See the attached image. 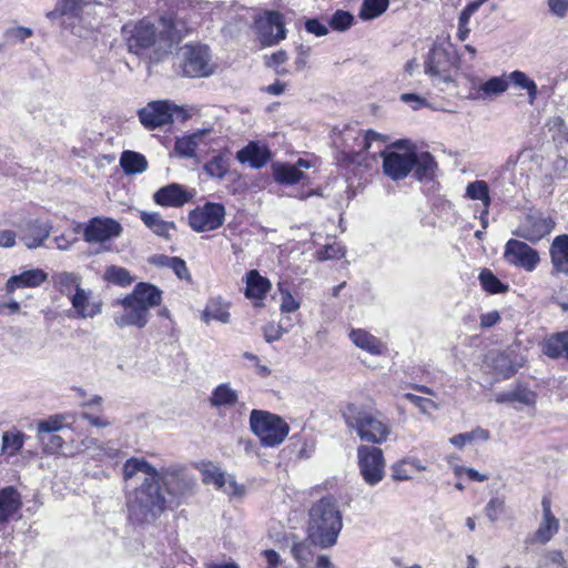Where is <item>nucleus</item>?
<instances>
[{
  "label": "nucleus",
  "mask_w": 568,
  "mask_h": 568,
  "mask_svg": "<svg viewBox=\"0 0 568 568\" xmlns=\"http://www.w3.org/2000/svg\"><path fill=\"white\" fill-rule=\"evenodd\" d=\"M342 527V514L332 498H322L310 509L307 534L317 547H333Z\"/></svg>",
  "instance_id": "3"
},
{
  "label": "nucleus",
  "mask_w": 568,
  "mask_h": 568,
  "mask_svg": "<svg viewBox=\"0 0 568 568\" xmlns=\"http://www.w3.org/2000/svg\"><path fill=\"white\" fill-rule=\"evenodd\" d=\"M271 288V282L260 275L256 270H252L246 274L245 295L248 298L263 300Z\"/></svg>",
  "instance_id": "30"
},
{
  "label": "nucleus",
  "mask_w": 568,
  "mask_h": 568,
  "mask_svg": "<svg viewBox=\"0 0 568 568\" xmlns=\"http://www.w3.org/2000/svg\"><path fill=\"white\" fill-rule=\"evenodd\" d=\"M505 510V501L500 498H491L486 505L485 513L491 523L499 519L500 515Z\"/></svg>",
  "instance_id": "57"
},
{
  "label": "nucleus",
  "mask_w": 568,
  "mask_h": 568,
  "mask_svg": "<svg viewBox=\"0 0 568 568\" xmlns=\"http://www.w3.org/2000/svg\"><path fill=\"white\" fill-rule=\"evenodd\" d=\"M92 291L82 286L69 298L80 318H93L102 313V303L92 302Z\"/></svg>",
  "instance_id": "20"
},
{
  "label": "nucleus",
  "mask_w": 568,
  "mask_h": 568,
  "mask_svg": "<svg viewBox=\"0 0 568 568\" xmlns=\"http://www.w3.org/2000/svg\"><path fill=\"white\" fill-rule=\"evenodd\" d=\"M48 280V273L41 268L27 270L18 275H12L6 283V291L12 294L18 288L38 287Z\"/></svg>",
  "instance_id": "23"
},
{
  "label": "nucleus",
  "mask_w": 568,
  "mask_h": 568,
  "mask_svg": "<svg viewBox=\"0 0 568 568\" xmlns=\"http://www.w3.org/2000/svg\"><path fill=\"white\" fill-rule=\"evenodd\" d=\"M43 447V450L49 454L57 453L63 445V439L61 436L51 433L43 439H38Z\"/></svg>",
  "instance_id": "59"
},
{
  "label": "nucleus",
  "mask_w": 568,
  "mask_h": 568,
  "mask_svg": "<svg viewBox=\"0 0 568 568\" xmlns=\"http://www.w3.org/2000/svg\"><path fill=\"white\" fill-rule=\"evenodd\" d=\"M130 295L149 313L151 307L158 306L162 302V292L150 283H139Z\"/></svg>",
  "instance_id": "28"
},
{
  "label": "nucleus",
  "mask_w": 568,
  "mask_h": 568,
  "mask_svg": "<svg viewBox=\"0 0 568 568\" xmlns=\"http://www.w3.org/2000/svg\"><path fill=\"white\" fill-rule=\"evenodd\" d=\"M203 483L213 484L229 495H240L241 488L232 476L226 475L217 466L209 464L203 469Z\"/></svg>",
  "instance_id": "22"
},
{
  "label": "nucleus",
  "mask_w": 568,
  "mask_h": 568,
  "mask_svg": "<svg viewBox=\"0 0 568 568\" xmlns=\"http://www.w3.org/2000/svg\"><path fill=\"white\" fill-rule=\"evenodd\" d=\"M274 180L280 184H295L304 179L305 174L298 166L290 163L272 164Z\"/></svg>",
  "instance_id": "34"
},
{
  "label": "nucleus",
  "mask_w": 568,
  "mask_h": 568,
  "mask_svg": "<svg viewBox=\"0 0 568 568\" xmlns=\"http://www.w3.org/2000/svg\"><path fill=\"white\" fill-rule=\"evenodd\" d=\"M349 338L359 348L369 352L371 354H381L382 344L381 342L364 329H352Z\"/></svg>",
  "instance_id": "41"
},
{
  "label": "nucleus",
  "mask_w": 568,
  "mask_h": 568,
  "mask_svg": "<svg viewBox=\"0 0 568 568\" xmlns=\"http://www.w3.org/2000/svg\"><path fill=\"white\" fill-rule=\"evenodd\" d=\"M555 227L554 220L544 213L530 210L520 221L514 234L528 242L536 243L550 234Z\"/></svg>",
  "instance_id": "12"
},
{
  "label": "nucleus",
  "mask_w": 568,
  "mask_h": 568,
  "mask_svg": "<svg viewBox=\"0 0 568 568\" xmlns=\"http://www.w3.org/2000/svg\"><path fill=\"white\" fill-rule=\"evenodd\" d=\"M210 132L211 130H197L189 136L178 139L174 145V151L182 158H195L197 146Z\"/></svg>",
  "instance_id": "32"
},
{
  "label": "nucleus",
  "mask_w": 568,
  "mask_h": 568,
  "mask_svg": "<svg viewBox=\"0 0 568 568\" xmlns=\"http://www.w3.org/2000/svg\"><path fill=\"white\" fill-rule=\"evenodd\" d=\"M321 260H333L339 258L345 255V250L341 244L334 243L331 245H326L320 253Z\"/></svg>",
  "instance_id": "61"
},
{
  "label": "nucleus",
  "mask_w": 568,
  "mask_h": 568,
  "mask_svg": "<svg viewBox=\"0 0 568 568\" xmlns=\"http://www.w3.org/2000/svg\"><path fill=\"white\" fill-rule=\"evenodd\" d=\"M495 371L503 378H509L517 372V366L510 362L508 356L500 353L495 358Z\"/></svg>",
  "instance_id": "56"
},
{
  "label": "nucleus",
  "mask_w": 568,
  "mask_h": 568,
  "mask_svg": "<svg viewBox=\"0 0 568 568\" xmlns=\"http://www.w3.org/2000/svg\"><path fill=\"white\" fill-rule=\"evenodd\" d=\"M156 480L172 500H181L191 496L194 491L196 481L189 474L185 466L181 464H171L156 468Z\"/></svg>",
  "instance_id": "7"
},
{
  "label": "nucleus",
  "mask_w": 568,
  "mask_h": 568,
  "mask_svg": "<svg viewBox=\"0 0 568 568\" xmlns=\"http://www.w3.org/2000/svg\"><path fill=\"white\" fill-rule=\"evenodd\" d=\"M542 518L534 534V540L545 545L552 539L559 530V520L551 511V503L548 498L544 497L541 500Z\"/></svg>",
  "instance_id": "21"
},
{
  "label": "nucleus",
  "mask_w": 568,
  "mask_h": 568,
  "mask_svg": "<svg viewBox=\"0 0 568 568\" xmlns=\"http://www.w3.org/2000/svg\"><path fill=\"white\" fill-rule=\"evenodd\" d=\"M63 427V417L55 415L37 423V438L43 439Z\"/></svg>",
  "instance_id": "51"
},
{
  "label": "nucleus",
  "mask_w": 568,
  "mask_h": 568,
  "mask_svg": "<svg viewBox=\"0 0 568 568\" xmlns=\"http://www.w3.org/2000/svg\"><path fill=\"white\" fill-rule=\"evenodd\" d=\"M505 261L514 266L523 267L526 272H532L539 261L538 252L526 242L510 239L505 245Z\"/></svg>",
  "instance_id": "14"
},
{
  "label": "nucleus",
  "mask_w": 568,
  "mask_h": 568,
  "mask_svg": "<svg viewBox=\"0 0 568 568\" xmlns=\"http://www.w3.org/2000/svg\"><path fill=\"white\" fill-rule=\"evenodd\" d=\"M508 88V79L507 75L504 74L488 79L478 87V91L481 92L484 97H493L506 92Z\"/></svg>",
  "instance_id": "46"
},
{
  "label": "nucleus",
  "mask_w": 568,
  "mask_h": 568,
  "mask_svg": "<svg viewBox=\"0 0 568 568\" xmlns=\"http://www.w3.org/2000/svg\"><path fill=\"white\" fill-rule=\"evenodd\" d=\"M236 159L241 163H247L253 169H261L270 161L271 151L266 145L250 142L237 151Z\"/></svg>",
  "instance_id": "24"
},
{
  "label": "nucleus",
  "mask_w": 568,
  "mask_h": 568,
  "mask_svg": "<svg viewBox=\"0 0 568 568\" xmlns=\"http://www.w3.org/2000/svg\"><path fill=\"white\" fill-rule=\"evenodd\" d=\"M139 119L145 129L154 130L173 122L174 116L184 121L189 118L185 110L169 100L149 102L140 109Z\"/></svg>",
  "instance_id": "8"
},
{
  "label": "nucleus",
  "mask_w": 568,
  "mask_h": 568,
  "mask_svg": "<svg viewBox=\"0 0 568 568\" xmlns=\"http://www.w3.org/2000/svg\"><path fill=\"white\" fill-rule=\"evenodd\" d=\"M479 281L483 288L490 294L504 293L508 291V286L504 285L489 270H483L480 272Z\"/></svg>",
  "instance_id": "52"
},
{
  "label": "nucleus",
  "mask_w": 568,
  "mask_h": 568,
  "mask_svg": "<svg viewBox=\"0 0 568 568\" xmlns=\"http://www.w3.org/2000/svg\"><path fill=\"white\" fill-rule=\"evenodd\" d=\"M122 33L131 53L153 63L171 52L173 44L187 33V28L182 20L163 17L156 23L146 19L126 23Z\"/></svg>",
  "instance_id": "1"
},
{
  "label": "nucleus",
  "mask_w": 568,
  "mask_h": 568,
  "mask_svg": "<svg viewBox=\"0 0 568 568\" xmlns=\"http://www.w3.org/2000/svg\"><path fill=\"white\" fill-rule=\"evenodd\" d=\"M120 165L128 175L143 173L148 169V161L141 153L124 151L120 158Z\"/></svg>",
  "instance_id": "40"
},
{
  "label": "nucleus",
  "mask_w": 568,
  "mask_h": 568,
  "mask_svg": "<svg viewBox=\"0 0 568 568\" xmlns=\"http://www.w3.org/2000/svg\"><path fill=\"white\" fill-rule=\"evenodd\" d=\"M357 464L359 474L368 486H377L384 479L386 462L381 448L368 445L358 446Z\"/></svg>",
  "instance_id": "10"
},
{
  "label": "nucleus",
  "mask_w": 568,
  "mask_h": 568,
  "mask_svg": "<svg viewBox=\"0 0 568 568\" xmlns=\"http://www.w3.org/2000/svg\"><path fill=\"white\" fill-rule=\"evenodd\" d=\"M250 428L260 438L261 444L266 447L282 444L290 432V426L283 418L258 409L251 412Z\"/></svg>",
  "instance_id": "5"
},
{
  "label": "nucleus",
  "mask_w": 568,
  "mask_h": 568,
  "mask_svg": "<svg viewBox=\"0 0 568 568\" xmlns=\"http://www.w3.org/2000/svg\"><path fill=\"white\" fill-rule=\"evenodd\" d=\"M75 230H82V236L87 243L100 244L120 237L123 232L120 222L108 216H94L87 223H79Z\"/></svg>",
  "instance_id": "11"
},
{
  "label": "nucleus",
  "mask_w": 568,
  "mask_h": 568,
  "mask_svg": "<svg viewBox=\"0 0 568 568\" xmlns=\"http://www.w3.org/2000/svg\"><path fill=\"white\" fill-rule=\"evenodd\" d=\"M542 561H544L545 566H548L551 564V565H556L559 568H566V564H567V561L564 557V554L560 550H547L544 554Z\"/></svg>",
  "instance_id": "60"
},
{
  "label": "nucleus",
  "mask_w": 568,
  "mask_h": 568,
  "mask_svg": "<svg viewBox=\"0 0 568 568\" xmlns=\"http://www.w3.org/2000/svg\"><path fill=\"white\" fill-rule=\"evenodd\" d=\"M203 170L210 178L222 180L229 171V161L224 155L217 154L204 164Z\"/></svg>",
  "instance_id": "47"
},
{
  "label": "nucleus",
  "mask_w": 568,
  "mask_h": 568,
  "mask_svg": "<svg viewBox=\"0 0 568 568\" xmlns=\"http://www.w3.org/2000/svg\"><path fill=\"white\" fill-rule=\"evenodd\" d=\"M354 17L348 11L337 10L329 20V26L336 31H345L353 24Z\"/></svg>",
  "instance_id": "55"
},
{
  "label": "nucleus",
  "mask_w": 568,
  "mask_h": 568,
  "mask_svg": "<svg viewBox=\"0 0 568 568\" xmlns=\"http://www.w3.org/2000/svg\"><path fill=\"white\" fill-rule=\"evenodd\" d=\"M60 10L68 21H72L80 30V24L84 23V10L89 0H59Z\"/></svg>",
  "instance_id": "35"
},
{
  "label": "nucleus",
  "mask_w": 568,
  "mask_h": 568,
  "mask_svg": "<svg viewBox=\"0 0 568 568\" xmlns=\"http://www.w3.org/2000/svg\"><path fill=\"white\" fill-rule=\"evenodd\" d=\"M384 173L392 180H403L414 168L413 152L406 153H382Z\"/></svg>",
  "instance_id": "18"
},
{
  "label": "nucleus",
  "mask_w": 568,
  "mask_h": 568,
  "mask_svg": "<svg viewBox=\"0 0 568 568\" xmlns=\"http://www.w3.org/2000/svg\"><path fill=\"white\" fill-rule=\"evenodd\" d=\"M26 435L21 432H6L2 436V449L10 450V455L18 453L24 443Z\"/></svg>",
  "instance_id": "54"
},
{
  "label": "nucleus",
  "mask_w": 568,
  "mask_h": 568,
  "mask_svg": "<svg viewBox=\"0 0 568 568\" xmlns=\"http://www.w3.org/2000/svg\"><path fill=\"white\" fill-rule=\"evenodd\" d=\"M281 291V311L284 313H292L300 308V302H297L288 291L283 290L282 284L278 283Z\"/></svg>",
  "instance_id": "58"
},
{
  "label": "nucleus",
  "mask_w": 568,
  "mask_h": 568,
  "mask_svg": "<svg viewBox=\"0 0 568 568\" xmlns=\"http://www.w3.org/2000/svg\"><path fill=\"white\" fill-rule=\"evenodd\" d=\"M542 352L550 358H568V331L552 334L546 338Z\"/></svg>",
  "instance_id": "29"
},
{
  "label": "nucleus",
  "mask_w": 568,
  "mask_h": 568,
  "mask_svg": "<svg viewBox=\"0 0 568 568\" xmlns=\"http://www.w3.org/2000/svg\"><path fill=\"white\" fill-rule=\"evenodd\" d=\"M550 260L555 273L568 274V235L562 234L554 239L550 250Z\"/></svg>",
  "instance_id": "26"
},
{
  "label": "nucleus",
  "mask_w": 568,
  "mask_h": 568,
  "mask_svg": "<svg viewBox=\"0 0 568 568\" xmlns=\"http://www.w3.org/2000/svg\"><path fill=\"white\" fill-rule=\"evenodd\" d=\"M192 193L187 192L182 185L171 183L160 187L153 195L158 205L181 207L192 199Z\"/></svg>",
  "instance_id": "19"
},
{
  "label": "nucleus",
  "mask_w": 568,
  "mask_h": 568,
  "mask_svg": "<svg viewBox=\"0 0 568 568\" xmlns=\"http://www.w3.org/2000/svg\"><path fill=\"white\" fill-rule=\"evenodd\" d=\"M118 303L122 306V310L114 314L113 320L119 328L126 326L143 328L146 326L150 313L130 294Z\"/></svg>",
  "instance_id": "16"
},
{
  "label": "nucleus",
  "mask_w": 568,
  "mask_h": 568,
  "mask_svg": "<svg viewBox=\"0 0 568 568\" xmlns=\"http://www.w3.org/2000/svg\"><path fill=\"white\" fill-rule=\"evenodd\" d=\"M426 467L415 457H406L396 463L390 467L392 478L395 481L410 480L413 479L414 471L425 470Z\"/></svg>",
  "instance_id": "31"
},
{
  "label": "nucleus",
  "mask_w": 568,
  "mask_h": 568,
  "mask_svg": "<svg viewBox=\"0 0 568 568\" xmlns=\"http://www.w3.org/2000/svg\"><path fill=\"white\" fill-rule=\"evenodd\" d=\"M414 174L417 180H432L437 168L434 156L428 152H413Z\"/></svg>",
  "instance_id": "33"
},
{
  "label": "nucleus",
  "mask_w": 568,
  "mask_h": 568,
  "mask_svg": "<svg viewBox=\"0 0 568 568\" xmlns=\"http://www.w3.org/2000/svg\"><path fill=\"white\" fill-rule=\"evenodd\" d=\"M104 278L110 283L121 286H128L133 282L126 268L114 265L106 267Z\"/></svg>",
  "instance_id": "53"
},
{
  "label": "nucleus",
  "mask_w": 568,
  "mask_h": 568,
  "mask_svg": "<svg viewBox=\"0 0 568 568\" xmlns=\"http://www.w3.org/2000/svg\"><path fill=\"white\" fill-rule=\"evenodd\" d=\"M230 316L227 306L220 298H212L207 303L202 318L206 323L213 320L226 324L230 322Z\"/></svg>",
  "instance_id": "43"
},
{
  "label": "nucleus",
  "mask_w": 568,
  "mask_h": 568,
  "mask_svg": "<svg viewBox=\"0 0 568 568\" xmlns=\"http://www.w3.org/2000/svg\"><path fill=\"white\" fill-rule=\"evenodd\" d=\"M239 400V395L229 383L220 384L214 388L210 397L213 407H233Z\"/></svg>",
  "instance_id": "37"
},
{
  "label": "nucleus",
  "mask_w": 568,
  "mask_h": 568,
  "mask_svg": "<svg viewBox=\"0 0 568 568\" xmlns=\"http://www.w3.org/2000/svg\"><path fill=\"white\" fill-rule=\"evenodd\" d=\"M488 439L489 432L481 427H477L471 432L455 435L449 440L454 446L463 448L467 443H471L474 440L486 442Z\"/></svg>",
  "instance_id": "50"
},
{
  "label": "nucleus",
  "mask_w": 568,
  "mask_h": 568,
  "mask_svg": "<svg viewBox=\"0 0 568 568\" xmlns=\"http://www.w3.org/2000/svg\"><path fill=\"white\" fill-rule=\"evenodd\" d=\"M53 288L70 298L81 287L82 276L75 272H55L51 276Z\"/></svg>",
  "instance_id": "27"
},
{
  "label": "nucleus",
  "mask_w": 568,
  "mask_h": 568,
  "mask_svg": "<svg viewBox=\"0 0 568 568\" xmlns=\"http://www.w3.org/2000/svg\"><path fill=\"white\" fill-rule=\"evenodd\" d=\"M508 84L526 90L529 103L532 104L538 95V88L534 80H531L525 72L515 70L507 75Z\"/></svg>",
  "instance_id": "42"
},
{
  "label": "nucleus",
  "mask_w": 568,
  "mask_h": 568,
  "mask_svg": "<svg viewBox=\"0 0 568 568\" xmlns=\"http://www.w3.org/2000/svg\"><path fill=\"white\" fill-rule=\"evenodd\" d=\"M549 11L557 18H565L568 14V0H547Z\"/></svg>",
  "instance_id": "64"
},
{
  "label": "nucleus",
  "mask_w": 568,
  "mask_h": 568,
  "mask_svg": "<svg viewBox=\"0 0 568 568\" xmlns=\"http://www.w3.org/2000/svg\"><path fill=\"white\" fill-rule=\"evenodd\" d=\"M168 499L155 476L145 477L141 485L128 497V511L138 524L155 521L168 508Z\"/></svg>",
  "instance_id": "2"
},
{
  "label": "nucleus",
  "mask_w": 568,
  "mask_h": 568,
  "mask_svg": "<svg viewBox=\"0 0 568 568\" xmlns=\"http://www.w3.org/2000/svg\"><path fill=\"white\" fill-rule=\"evenodd\" d=\"M495 399L499 404L521 403L524 405L531 406L536 403V393L526 387L517 386L511 390L497 394Z\"/></svg>",
  "instance_id": "36"
},
{
  "label": "nucleus",
  "mask_w": 568,
  "mask_h": 568,
  "mask_svg": "<svg viewBox=\"0 0 568 568\" xmlns=\"http://www.w3.org/2000/svg\"><path fill=\"white\" fill-rule=\"evenodd\" d=\"M33 34L32 29L27 27H14L6 31V37L11 40L23 42Z\"/></svg>",
  "instance_id": "63"
},
{
  "label": "nucleus",
  "mask_w": 568,
  "mask_h": 568,
  "mask_svg": "<svg viewBox=\"0 0 568 568\" xmlns=\"http://www.w3.org/2000/svg\"><path fill=\"white\" fill-rule=\"evenodd\" d=\"M255 26L263 45L277 44L286 37L284 17L278 11H266L255 20Z\"/></svg>",
  "instance_id": "15"
},
{
  "label": "nucleus",
  "mask_w": 568,
  "mask_h": 568,
  "mask_svg": "<svg viewBox=\"0 0 568 568\" xmlns=\"http://www.w3.org/2000/svg\"><path fill=\"white\" fill-rule=\"evenodd\" d=\"M454 63L455 55L453 52L442 45H435L425 61L424 72L432 79L435 87L445 91L448 87L454 85L450 73Z\"/></svg>",
  "instance_id": "9"
},
{
  "label": "nucleus",
  "mask_w": 568,
  "mask_h": 568,
  "mask_svg": "<svg viewBox=\"0 0 568 568\" xmlns=\"http://www.w3.org/2000/svg\"><path fill=\"white\" fill-rule=\"evenodd\" d=\"M224 220L225 209L219 203H206L189 214V224L195 232L214 231L222 226Z\"/></svg>",
  "instance_id": "13"
},
{
  "label": "nucleus",
  "mask_w": 568,
  "mask_h": 568,
  "mask_svg": "<svg viewBox=\"0 0 568 568\" xmlns=\"http://www.w3.org/2000/svg\"><path fill=\"white\" fill-rule=\"evenodd\" d=\"M546 128L551 134V139L559 144L568 142V125L561 116L549 118Z\"/></svg>",
  "instance_id": "48"
},
{
  "label": "nucleus",
  "mask_w": 568,
  "mask_h": 568,
  "mask_svg": "<svg viewBox=\"0 0 568 568\" xmlns=\"http://www.w3.org/2000/svg\"><path fill=\"white\" fill-rule=\"evenodd\" d=\"M141 220L145 224L148 229H150L158 236H162L165 239L170 237L169 231L175 230L174 222H168L162 220L160 213L158 212H142Z\"/></svg>",
  "instance_id": "38"
},
{
  "label": "nucleus",
  "mask_w": 568,
  "mask_h": 568,
  "mask_svg": "<svg viewBox=\"0 0 568 568\" xmlns=\"http://www.w3.org/2000/svg\"><path fill=\"white\" fill-rule=\"evenodd\" d=\"M139 473L144 474L146 477H153L156 475V467L146 462L144 458H129L123 465V479H132Z\"/></svg>",
  "instance_id": "39"
},
{
  "label": "nucleus",
  "mask_w": 568,
  "mask_h": 568,
  "mask_svg": "<svg viewBox=\"0 0 568 568\" xmlns=\"http://www.w3.org/2000/svg\"><path fill=\"white\" fill-rule=\"evenodd\" d=\"M388 0H364L359 10V18L372 20L382 16L388 8Z\"/></svg>",
  "instance_id": "45"
},
{
  "label": "nucleus",
  "mask_w": 568,
  "mask_h": 568,
  "mask_svg": "<svg viewBox=\"0 0 568 568\" xmlns=\"http://www.w3.org/2000/svg\"><path fill=\"white\" fill-rule=\"evenodd\" d=\"M315 546L316 542L307 536L305 540L292 545L291 554L301 567H305L313 559Z\"/></svg>",
  "instance_id": "44"
},
{
  "label": "nucleus",
  "mask_w": 568,
  "mask_h": 568,
  "mask_svg": "<svg viewBox=\"0 0 568 568\" xmlns=\"http://www.w3.org/2000/svg\"><path fill=\"white\" fill-rule=\"evenodd\" d=\"M176 60L183 75L189 78L210 77L216 70L211 50L204 44H185L181 47L176 53Z\"/></svg>",
  "instance_id": "6"
},
{
  "label": "nucleus",
  "mask_w": 568,
  "mask_h": 568,
  "mask_svg": "<svg viewBox=\"0 0 568 568\" xmlns=\"http://www.w3.org/2000/svg\"><path fill=\"white\" fill-rule=\"evenodd\" d=\"M466 195L471 200L481 201L485 209H488L490 204L489 189L485 181L477 180L467 185ZM487 213V210H485Z\"/></svg>",
  "instance_id": "49"
},
{
  "label": "nucleus",
  "mask_w": 568,
  "mask_h": 568,
  "mask_svg": "<svg viewBox=\"0 0 568 568\" xmlns=\"http://www.w3.org/2000/svg\"><path fill=\"white\" fill-rule=\"evenodd\" d=\"M169 268H171L180 280H186V281L191 280V275L186 267V263L181 257L173 256V260H172Z\"/></svg>",
  "instance_id": "62"
},
{
  "label": "nucleus",
  "mask_w": 568,
  "mask_h": 568,
  "mask_svg": "<svg viewBox=\"0 0 568 568\" xmlns=\"http://www.w3.org/2000/svg\"><path fill=\"white\" fill-rule=\"evenodd\" d=\"M21 236L20 240L28 248H37L43 245L50 236L52 225L41 219L27 220L18 225Z\"/></svg>",
  "instance_id": "17"
},
{
  "label": "nucleus",
  "mask_w": 568,
  "mask_h": 568,
  "mask_svg": "<svg viewBox=\"0 0 568 568\" xmlns=\"http://www.w3.org/2000/svg\"><path fill=\"white\" fill-rule=\"evenodd\" d=\"M22 506L21 495L13 486L0 489V525L7 523Z\"/></svg>",
  "instance_id": "25"
},
{
  "label": "nucleus",
  "mask_w": 568,
  "mask_h": 568,
  "mask_svg": "<svg viewBox=\"0 0 568 568\" xmlns=\"http://www.w3.org/2000/svg\"><path fill=\"white\" fill-rule=\"evenodd\" d=\"M344 416L347 426L355 429L364 442L383 444L392 433V426L378 412L373 414L355 405H349Z\"/></svg>",
  "instance_id": "4"
}]
</instances>
